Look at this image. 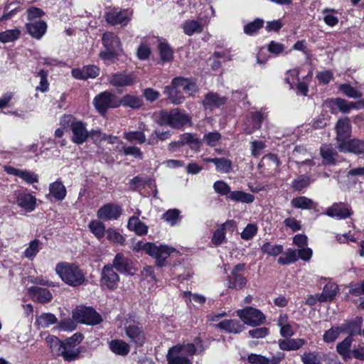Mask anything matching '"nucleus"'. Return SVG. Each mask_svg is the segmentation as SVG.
<instances>
[{
	"mask_svg": "<svg viewBox=\"0 0 364 364\" xmlns=\"http://www.w3.org/2000/svg\"><path fill=\"white\" fill-rule=\"evenodd\" d=\"M199 346H201V341L196 338L194 343H183L170 348L166 355L168 364H192L189 356L196 353Z\"/></svg>",
	"mask_w": 364,
	"mask_h": 364,
	"instance_id": "1",
	"label": "nucleus"
},
{
	"mask_svg": "<svg viewBox=\"0 0 364 364\" xmlns=\"http://www.w3.org/2000/svg\"><path fill=\"white\" fill-rule=\"evenodd\" d=\"M136 252L144 251L146 254L156 259V264L158 267L165 265L166 260L171 254L176 252V248L165 244L138 242L134 247Z\"/></svg>",
	"mask_w": 364,
	"mask_h": 364,
	"instance_id": "2",
	"label": "nucleus"
},
{
	"mask_svg": "<svg viewBox=\"0 0 364 364\" xmlns=\"http://www.w3.org/2000/svg\"><path fill=\"white\" fill-rule=\"evenodd\" d=\"M55 270L62 281L70 287L80 286L86 280L85 272L75 263L59 262L56 264Z\"/></svg>",
	"mask_w": 364,
	"mask_h": 364,
	"instance_id": "3",
	"label": "nucleus"
},
{
	"mask_svg": "<svg viewBox=\"0 0 364 364\" xmlns=\"http://www.w3.org/2000/svg\"><path fill=\"white\" fill-rule=\"evenodd\" d=\"M105 50L100 53V58L104 61H112L122 53L119 38L112 32H105L102 38Z\"/></svg>",
	"mask_w": 364,
	"mask_h": 364,
	"instance_id": "4",
	"label": "nucleus"
},
{
	"mask_svg": "<svg viewBox=\"0 0 364 364\" xmlns=\"http://www.w3.org/2000/svg\"><path fill=\"white\" fill-rule=\"evenodd\" d=\"M61 123L70 127L72 132L71 140L76 144H82L89 137V132L86 128V124L77 119L71 114L64 115L61 119Z\"/></svg>",
	"mask_w": 364,
	"mask_h": 364,
	"instance_id": "5",
	"label": "nucleus"
},
{
	"mask_svg": "<svg viewBox=\"0 0 364 364\" xmlns=\"http://www.w3.org/2000/svg\"><path fill=\"white\" fill-rule=\"evenodd\" d=\"M159 114L161 124L174 129H181L191 122V117L178 109H173L169 112L161 111Z\"/></svg>",
	"mask_w": 364,
	"mask_h": 364,
	"instance_id": "6",
	"label": "nucleus"
},
{
	"mask_svg": "<svg viewBox=\"0 0 364 364\" xmlns=\"http://www.w3.org/2000/svg\"><path fill=\"white\" fill-rule=\"evenodd\" d=\"M73 318L78 323L87 325H97L102 321L101 316L92 308L86 306H80L73 310Z\"/></svg>",
	"mask_w": 364,
	"mask_h": 364,
	"instance_id": "7",
	"label": "nucleus"
},
{
	"mask_svg": "<svg viewBox=\"0 0 364 364\" xmlns=\"http://www.w3.org/2000/svg\"><path fill=\"white\" fill-rule=\"evenodd\" d=\"M93 103L100 113H105L108 108L118 107L120 105V102L118 97L108 91H105L97 95L94 100Z\"/></svg>",
	"mask_w": 364,
	"mask_h": 364,
	"instance_id": "8",
	"label": "nucleus"
},
{
	"mask_svg": "<svg viewBox=\"0 0 364 364\" xmlns=\"http://www.w3.org/2000/svg\"><path fill=\"white\" fill-rule=\"evenodd\" d=\"M236 313L241 321L248 326H259L265 320L264 315L259 310L251 306L239 309Z\"/></svg>",
	"mask_w": 364,
	"mask_h": 364,
	"instance_id": "9",
	"label": "nucleus"
},
{
	"mask_svg": "<svg viewBox=\"0 0 364 364\" xmlns=\"http://www.w3.org/2000/svg\"><path fill=\"white\" fill-rule=\"evenodd\" d=\"M119 282V276L114 270L111 264L103 267L101 271L100 285L102 289L114 291L117 289Z\"/></svg>",
	"mask_w": 364,
	"mask_h": 364,
	"instance_id": "10",
	"label": "nucleus"
},
{
	"mask_svg": "<svg viewBox=\"0 0 364 364\" xmlns=\"http://www.w3.org/2000/svg\"><path fill=\"white\" fill-rule=\"evenodd\" d=\"M120 273H125L129 275H134L136 272V267L132 259L124 256L122 253H117L114 257L112 264Z\"/></svg>",
	"mask_w": 364,
	"mask_h": 364,
	"instance_id": "11",
	"label": "nucleus"
},
{
	"mask_svg": "<svg viewBox=\"0 0 364 364\" xmlns=\"http://www.w3.org/2000/svg\"><path fill=\"white\" fill-rule=\"evenodd\" d=\"M125 333L132 342L142 346L146 341V336L139 323L127 322L124 326Z\"/></svg>",
	"mask_w": 364,
	"mask_h": 364,
	"instance_id": "12",
	"label": "nucleus"
},
{
	"mask_svg": "<svg viewBox=\"0 0 364 364\" xmlns=\"http://www.w3.org/2000/svg\"><path fill=\"white\" fill-rule=\"evenodd\" d=\"M132 12L127 10L118 11L113 9L105 15L106 21L112 26H125L131 20Z\"/></svg>",
	"mask_w": 364,
	"mask_h": 364,
	"instance_id": "13",
	"label": "nucleus"
},
{
	"mask_svg": "<svg viewBox=\"0 0 364 364\" xmlns=\"http://www.w3.org/2000/svg\"><path fill=\"white\" fill-rule=\"evenodd\" d=\"M122 214V208L114 203H107L102 206L97 213L99 219L102 220H117Z\"/></svg>",
	"mask_w": 364,
	"mask_h": 364,
	"instance_id": "14",
	"label": "nucleus"
},
{
	"mask_svg": "<svg viewBox=\"0 0 364 364\" xmlns=\"http://www.w3.org/2000/svg\"><path fill=\"white\" fill-rule=\"evenodd\" d=\"M4 171L9 175L18 176L28 184H33L38 181V175L26 169H19L9 165H5Z\"/></svg>",
	"mask_w": 364,
	"mask_h": 364,
	"instance_id": "15",
	"label": "nucleus"
},
{
	"mask_svg": "<svg viewBox=\"0 0 364 364\" xmlns=\"http://www.w3.org/2000/svg\"><path fill=\"white\" fill-rule=\"evenodd\" d=\"M267 117L264 112H254L246 119L244 130L245 133L250 134L259 129L262 121Z\"/></svg>",
	"mask_w": 364,
	"mask_h": 364,
	"instance_id": "16",
	"label": "nucleus"
},
{
	"mask_svg": "<svg viewBox=\"0 0 364 364\" xmlns=\"http://www.w3.org/2000/svg\"><path fill=\"white\" fill-rule=\"evenodd\" d=\"M352 210L343 203H334L327 208L326 214L337 220H343L352 215Z\"/></svg>",
	"mask_w": 364,
	"mask_h": 364,
	"instance_id": "17",
	"label": "nucleus"
},
{
	"mask_svg": "<svg viewBox=\"0 0 364 364\" xmlns=\"http://www.w3.org/2000/svg\"><path fill=\"white\" fill-rule=\"evenodd\" d=\"M338 149L344 153H353L355 154H364V140L353 139L338 143Z\"/></svg>",
	"mask_w": 364,
	"mask_h": 364,
	"instance_id": "18",
	"label": "nucleus"
},
{
	"mask_svg": "<svg viewBox=\"0 0 364 364\" xmlns=\"http://www.w3.org/2000/svg\"><path fill=\"white\" fill-rule=\"evenodd\" d=\"M136 75L134 73H117L112 75L108 81L114 87L131 86L136 82Z\"/></svg>",
	"mask_w": 364,
	"mask_h": 364,
	"instance_id": "19",
	"label": "nucleus"
},
{
	"mask_svg": "<svg viewBox=\"0 0 364 364\" xmlns=\"http://www.w3.org/2000/svg\"><path fill=\"white\" fill-rule=\"evenodd\" d=\"M227 98L216 92H208L203 100V106L205 110L213 111L226 103Z\"/></svg>",
	"mask_w": 364,
	"mask_h": 364,
	"instance_id": "20",
	"label": "nucleus"
},
{
	"mask_svg": "<svg viewBox=\"0 0 364 364\" xmlns=\"http://www.w3.org/2000/svg\"><path fill=\"white\" fill-rule=\"evenodd\" d=\"M16 203L20 208L27 212L33 211L36 205V198L30 193L18 192L16 193Z\"/></svg>",
	"mask_w": 364,
	"mask_h": 364,
	"instance_id": "21",
	"label": "nucleus"
},
{
	"mask_svg": "<svg viewBox=\"0 0 364 364\" xmlns=\"http://www.w3.org/2000/svg\"><path fill=\"white\" fill-rule=\"evenodd\" d=\"M28 292L31 299L39 303L49 302L53 295L49 289L38 287H31L28 289Z\"/></svg>",
	"mask_w": 364,
	"mask_h": 364,
	"instance_id": "22",
	"label": "nucleus"
},
{
	"mask_svg": "<svg viewBox=\"0 0 364 364\" xmlns=\"http://www.w3.org/2000/svg\"><path fill=\"white\" fill-rule=\"evenodd\" d=\"M100 73V69L95 65H86L82 69L75 68L72 70V75L77 80H87L95 78Z\"/></svg>",
	"mask_w": 364,
	"mask_h": 364,
	"instance_id": "23",
	"label": "nucleus"
},
{
	"mask_svg": "<svg viewBox=\"0 0 364 364\" xmlns=\"http://www.w3.org/2000/svg\"><path fill=\"white\" fill-rule=\"evenodd\" d=\"M363 318L356 317L354 320L341 324L343 333H348V336L361 335Z\"/></svg>",
	"mask_w": 364,
	"mask_h": 364,
	"instance_id": "24",
	"label": "nucleus"
},
{
	"mask_svg": "<svg viewBox=\"0 0 364 364\" xmlns=\"http://www.w3.org/2000/svg\"><path fill=\"white\" fill-rule=\"evenodd\" d=\"M336 130L338 144L345 141L349 136L351 132L349 119L348 118L339 119L336 124Z\"/></svg>",
	"mask_w": 364,
	"mask_h": 364,
	"instance_id": "25",
	"label": "nucleus"
},
{
	"mask_svg": "<svg viewBox=\"0 0 364 364\" xmlns=\"http://www.w3.org/2000/svg\"><path fill=\"white\" fill-rule=\"evenodd\" d=\"M353 341V338L351 336H347L336 345V352L341 356L343 360H351Z\"/></svg>",
	"mask_w": 364,
	"mask_h": 364,
	"instance_id": "26",
	"label": "nucleus"
},
{
	"mask_svg": "<svg viewBox=\"0 0 364 364\" xmlns=\"http://www.w3.org/2000/svg\"><path fill=\"white\" fill-rule=\"evenodd\" d=\"M217 327L230 333H239L245 328L244 325L237 319H225L218 323Z\"/></svg>",
	"mask_w": 364,
	"mask_h": 364,
	"instance_id": "27",
	"label": "nucleus"
},
{
	"mask_svg": "<svg viewBox=\"0 0 364 364\" xmlns=\"http://www.w3.org/2000/svg\"><path fill=\"white\" fill-rule=\"evenodd\" d=\"M202 18L198 19H190L186 21L183 25L182 28L184 33L187 36H193L195 33H200L203 30Z\"/></svg>",
	"mask_w": 364,
	"mask_h": 364,
	"instance_id": "28",
	"label": "nucleus"
},
{
	"mask_svg": "<svg viewBox=\"0 0 364 364\" xmlns=\"http://www.w3.org/2000/svg\"><path fill=\"white\" fill-rule=\"evenodd\" d=\"M26 29L33 38L40 39L46 32L47 24L43 21L31 22L26 23Z\"/></svg>",
	"mask_w": 364,
	"mask_h": 364,
	"instance_id": "29",
	"label": "nucleus"
},
{
	"mask_svg": "<svg viewBox=\"0 0 364 364\" xmlns=\"http://www.w3.org/2000/svg\"><path fill=\"white\" fill-rule=\"evenodd\" d=\"M306 343L304 338L280 339L279 347L282 350H297Z\"/></svg>",
	"mask_w": 364,
	"mask_h": 364,
	"instance_id": "30",
	"label": "nucleus"
},
{
	"mask_svg": "<svg viewBox=\"0 0 364 364\" xmlns=\"http://www.w3.org/2000/svg\"><path fill=\"white\" fill-rule=\"evenodd\" d=\"M284 356V355L280 353L277 356L267 359L259 355L251 354L248 356V362L250 364H279Z\"/></svg>",
	"mask_w": 364,
	"mask_h": 364,
	"instance_id": "31",
	"label": "nucleus"
},
{
	"mask_svg": "<svg viewBox=\"0 0 364 364\" xmlns=\"http://www.w3.org/2000/svg\"><path fill=\"white\" fill-rule=\"evenodd\" d=\"M173 82L176 85H180L188 95H193L198 92V87L195 82L184 77H175Z\"/></svg>",
	"mask_w": 364,
	"mask_h": 364,
	"instance_id": "32",
	"label": "nucleus"
},
{
	"mask_svg": "<svg viewBox=\"0 0 364 364\" xmlns=\"http://www.w3.org/2000/svg\"><path fill=\"white\" fill-rule=\"evenodd\" d=\"M179 88H181L180 85H176L173 82L171 85L164 87V94L168 97L173 104L178 105L183 101V96Z\"/></svg>",
	"mask_w": 364,
	"mask_h": 364,
	"instance_id": "33",
	"label": "nucleus"
},
{
	"mask_svg": "<svg viewBox=\"0 0 364 364\" xmlns=\"http://www.w3.org/2000/svg\"><path fill=\"white\" fill-rule=\"evenodd\" d=\"M80 352V348H74L63 343L60 356L65 361L71 362L79 358Z\"/></svg>",
	"mask_w": 364,
	"mask_h": 364,
	"instance_id": "34",
	"label": "nucleus"
},
{
	"mask_svg": "<svg viewBox=\"0 0 364 364\" xmlns=\"http://www.w3.org/2000/svg\"><path fill=\"white\" fill-rule=\"evenodd\" d=\"M109 348L116 355H127L130 350L129 344L122 340H112L109 343Z\"/></svg>",
	"mask_w": 364,
	"mask_h": 364,
	"instance_id": "35",
	"label": "nucleus"
},
{
	"mask_svg": "<svg viewBox=\"0 0 364 364\" xmlns=\"http://www.w3.org/2000/svg\"><path fill=\"white\" fill-rule=\"evenodd\" d=\"M338 291V286L333 282L326 284L322 293L320 294V299L321 301L326 302L333 300Z\"/></svg>",
	"mask_w": 364,
	"mask_h": 364,
	"instance_id": "36",
	"label": "nucleus"
},
{
	"mask_svg": "<svg viewBox=\"0 0 364 364\" xmlns=\"http://www.w3.org/2000/svg\"><path fill=\"white\" fill-rule=\"evenodd\" d=\"M50 194L57 200H63L66 196V188L61 181H56L49 186Z\"/></svg>",
	"mask_w": 364,
	"mask_h": 364,
	"instance_id": "37",
	"label": "nucleus"
},
{
	"mask_svg": "<svg viewBox=\"0 0 364 364\" xmlns=\"http://www.w3.org/2000/svg\"><path fill=\"white\" fill-rule=\"evenodd\" d=\"M321 155L323 163L326 164H334L336 163V156L337 152L331 144H323L320 149Z\"/></svg>",
	"mask_w": 364,
	"mask_h": 364,
	"instance_id": "38",
	"label": "nucleus"
},
{
	"mask_svg": "<svg viewBox=\"0 0 364 364\" xmlns=\"http://www.w3.org/2000/svg\"><path fill=\"white\" fill-rule=\"evenodd\" d=\"M127 227L139 235H146L148 232V227L136 216H132L129 219Z\"/></svg>",
	"mask_w": 364,
	"mask_h": 364,
	"instance_id": "39",
	"label": "nucleus"
},
{
	"mask_svg": "<svg viewBox=\"0 0 364 364\" xmlns=\"http://www.w3.org/2000/svg\"><path fill=\"white\" fill-rule=\"evenodd\" d=\"M226 285L228 288L240 289L247 284V279L242 274L230 273L228 276Z\"/></svg>",
	"mask_w": 364,
	"mask_h": 364,
	"instance_id": "40",
	"label": "nucleus"
},
{
	"mask_svg": "<svg viewBox=\"0 0 364 364\" xmlns=\"http://www.w3.org/2000/svg\"><path fill=\"white\" fill-rule=\"evenodd\" d=\"M228 198L235 201L244 203H251L255 200V196L252 194L247 193L241 191H235L230 193Z\"/></svg>",
	"mask_w": 364,
	"mask_h": 364,
	"instance_id": "41",
	"label": "nucleus"
},
{
	"mask_svg": "<svg viewBox=\"0 0 364 364\" xmlns=\"http://www.w3.org/2000/svg\"><path fill=\"white\" fill-rule=\"evenodd\" d=\"M58 318L51 313H43L36 319V324L39 328H48L50 325L57 323Z\"/></svg>",
	"mask_w": 364,
	"mask_h": 364,
	"instance_id": "42",
	"label": "nucleus"
},
{
	"mask_svg": "<svg viewBox=\"0 0 364 364\" xmlns=\"http://www.w3.org/2000/svg\"><path fill=\"white\" fill-rule=\"evenodd\" d=\"M301 360L304 364H323V354L318 351L305 352Z\"/></svg>",
	"mask_w": 364,
	"mask_h": 364,
	"instance_id": "43",
	"label": "nucleus"
},
{
	"mask_svg": "<svg viewBox=\"0 0 364 364\" xmlns=\"http://www.w3.org/2000/svg\"><path fill=\"white\" fill-rule=\"evenodd\" d=\"M120 105L124 107H129L132 109H138L143 105L142 99L136 95H126L119 100Z\"/></svg>",
	"mask_w": 364,
	"mask_h": 364,
	"instance_id": "44",
	"label": "nucleus"
},
{
	"mask_svg": "<svg viewBox=\"0 0 364 364\" xmlns=\"http://www.w3.org/2000/svg\"><path fill=\"white\" fill-rule=\"evenodd\" d=\"M46 342L48 346L50 348L53 355L55 356H60L63 341H61L58 337L55 336L48 335L46 338Z\"/></svg>",
	"mask_w": 364,
	"mask_h": 364,
	"instance_id": "45",
	"label": "nucleus"
},
{
	"mask_svg": "<svg viewBox=\"0 0 364 364\" xmlns=\"http://www.w3.org/2000/svg\"><path fill=\"white\" fill-rule=\"evenodd\" d=\"M291 204L296 208L302 210H310L313 208L314 203V201L305 196H299L293 198L291 200Z\"/></svg>",
	"mask_w": 364,
	"mask_h": 364,
	"instance_id": "46",
	"label": "nucleus"
},
{
	"mask_svg": "<svg viewBox=\"0 0 364 364\" xmlns=\"http://www.w3.org/2000/svg\"><path fill=\"white\" fill-rule=\"evenodd\" d=\"M41 249V242L40 240L35 239L30 242L28 247L25 250L23 256L31 260L36 256Z\"/></svg>",
	"mask_w": 364,
	"mask_h": 364,
	"instance_id": "47",
	"label": "nucleus"
},
{
	"mask_svg": "<svg viewBox=\"0 0 364 364\" xmlns=\"http://www.w3.org/2000/svg\"><path fill=\"white\" fill-rule=\"evenodd\" d=\"M124 138L129 142H136L142 144L146 141L143 131H131L124 133Z\"/></svg>",
	"mask_w": 364,
	"mask_h": 364,
	"instance_id": "48",
	"label": "nucleus"
},
{
	"mask_svg": "<svg viewBox=\"0 0 364 364\" xmlns=\"http://www.w3.org/2000/svg\"><path fill=\"white\" fill-rule=\"evenodd\" d=\"M261 250L264 254L269 256L276 257L283 252V246L281 245H274L267 242L261 247Z\"/></svg>",
	"mask_w": 364,
	"mask_h": 364,
	"instance_id": "49",
	"label": "nucleus"
},
{
	"mask_svg": "<svg viewBox=\"0 0 364 364\" xmlns=\"http://www.w3.org/2000/svg\"><path fill=\"white\" fill-rule=\"evenodd\" d=\"M158 49L162 61L169 62L173 59V50L167 43L160 42Z\"/></svg>",
	"mask_w": 364,
	"mask_h": 364,
	"instance_id": "50",
	"label": "nucleus"
},
{
	"mask_svg": "<svg viewBox=\"0 0 364 364\" xmlns=\"http://www.w3.org/2000/svg\"><path fill=\"white\" fill-rule=\"evenodd\" d=\"M21 34V31L18 28L7 30L0 33V42L7 43L14 42L17 40Z\"/></svg>",
	"mask_w": 364,
	"mask_h": 364,
	"instance_id": "51",
	"label": "nucleus"
},
{
	"mask_svg": "<svg viewBox=\"0 0 364 364\" xmlns=\"http://www.w3.org/2000/svg\"><path fill=\"white\" fill-rule=\"evenodd\" d=\"M341 333H343L341 325L332 326L324 333L323 336V341L326 343H333Z\"/></svg>",
	"mask_w": 364,
	"mask_h": 364,
	"instance_id": "52",
	"label": "nucleus"
},
{
	"mask_svg": "<svg viewBox=\"0 0 364 364\" xmlns=\"http://www.w3.org/2000/svg\"><path fill=\"white\" fill-rule=\"evenodd\" d=\"M264 21L257 18L244 26V33L248 36L255 35L263 27Z\"/></svg>",
	"mask_w": 364,
	"mask_h": 364,
	"instance_id": "53",
	"label": "nucleus"
},
{
	"mask_svg": "<svg viewBox=\"0 0 364 364\" xmlns=\"http://www.w3.org/2000/svg\"><path fill=\"white\" fill-rule=\"evenodd\" d=\"M90 231L98 239L102 238L106 234L105 225L99 220H92L89 223Z\"/></svg>",
	"mask_w": 364,
	"mask_h": 364,
	"instance_id": "54",
	"label": "nucleus"
},
{
	"mask_svg": "<svg viewBox=\"0 0 364 364\" xmlns=\"http://www.w3.org/2000/svg\"><path fill=\"white\" fill-rule=\"evenodd\" d=\"M213 163L215 165L216 170L220 173H229L232 169V162L225 158H215Z\"/></svg>",
	"mask_w": 364,
	"mask_h": 364,
	"instance_id": "55",
	"label": "nucleus"
},
{
	"mask_svg": "<svg viewBox=\"0 0 364 364\" xmlns=\"http://www.w3.org/2000/svg\"><path fill=\"white\" fill-rule=\"evenodd\" d=\"M171 132L168 131L155 130L147 141L148 144L154 145L157 140L164 141L170 138Z\"/></svg>",
	"mask_w": 364,
	"mask_h": 364,
	"instance_id": "56",
	"label": "nucleus"
},
{
	"mask_svg": "<svg viewBox=\"0 0 364 364\" xmlns=\"http://www.w3.org/2000/svg\"><path fill=\"white\" fill-rule=\"evenodd\" d=\"M339 90L346 96L357 99L362 96V93L348 84H342L339 86Z\"/></svg>",
	"mask_w": 364,
	"mask_h": 364,
	"instance_id": "57",
	"label": "nucleus"
},
{
	"mask_svg": "<svg viewBox=\"0 0 364 364\" xmlns=\"http://www.w3.org/2000/svg\"><path fill=\"white\" fill-rule=\"evenodd\" d=\"M298 259L297 250H289L284 256H282L278 259V262L280 264L285 265L295 262Z\"/></svg>",
	"mask_w": 364,
	"mask_h": 364,
	"instance_id": "58",
	"label": "nucleus"
},
{
	"mask_svg": "<svg viewBox=\"0 0 364 364\" xmlns=\"http://www.w3.org/2000/svg\"><path fill=\"white\" fill-rule=\"evenodd\" d=\"M106 236L109 241L117 245H123L125 239L124 237L117 230L109 228L106 230Z\"/></svg>",
	"mask_w": 364,
	"mask_h": 364,
	"instance_id": "59",
	"label": "nucleus"
},
{
	"mask_svg": "<svg viewBox=\"0 0 364 364\" xmlns=\"http://www.w3.org/2000/svg\"><path fill=\"white\" fill-rule=\"evenodd\" d=\"M180 211L178 209H171L163 215V219L171 226L175 225L180 220Z\"/></svg>",
	"mask_w": 364,
	"mask_h": 364,
	"instance_id": "60",
	"label": "nucleus"
},
{
	"mask_svg": "<svg viewBox=\"0 0 364 364\" xmlns=\"http://www.w3.org/2000/svg\"><path fill=\"white\" fill-rule=\"evenodd\" d=\"M350 292L352 294L360 296L355 302L360 309H364V283L351 289Z\"/></svg>",
	"mask_w": 364,
	"mask_h": 364,
	"instance_id": "61",
	"label": "nucleus"
},
{
	"mask_svg": "<svg viewBox=\"0 0 364 364\" xmlns=\"http://www.w3.org/2000/svg\"><path fill=\"white\" fill-rule=\"evenodd\" d=\"M221 139V135L218 132H208L204 134L203 140L204 142L210 146H215Z\"/></svg>",
	"mask_w": 364,
	"mask_h": 364,
	"instance_id": "62",
	"label": "nucleus"
},
{
	"mask_svg": "<svg viewBox=\"0 0 364 364\" xmlns=\"http://www.w3.org/2000/svg\"><path fill=\"white\" fill-rule=\"evenodd\" d=\"M73 320V318H70L60 320L58 324L57 328L60 331L68 332L74 331L77 325Z\"/></svg>",
	"mask_w": 364,
	"mask_h": 364,
	"instance_id": "63",
	"label": "nucleus"
},
{
	"mask_svg": "<svg viewBox=\"0 0 364 364\" xmlns=\"http://www.w3.org/2000/svg\"><path fill=\"white\" fill-rule=\"evenodd\" d=\"M213 188L217 193L227 197L232 192L230 191V187L223 181H215L213 184Z\"/></svg>",
	"mask_w": 364,
	"mask_h": 364,
	"instance_id": "64",
	"label": "nucleus"
}]
</instances>
